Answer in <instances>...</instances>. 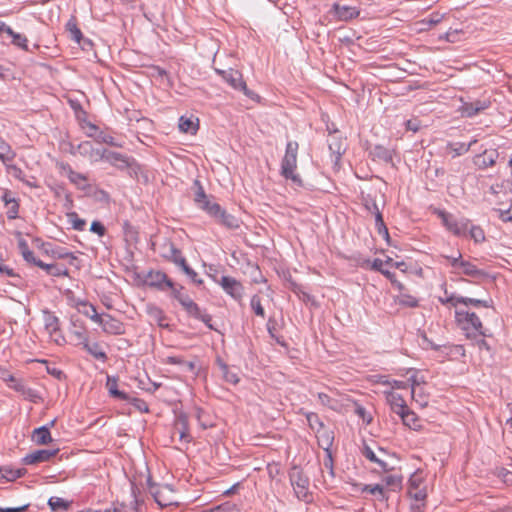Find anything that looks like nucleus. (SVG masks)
<instances>
[{"label":"nucleus","instance_id":"36","mask_svg":"<svg viewBox=\"0 0 512 512\" xmlns=\"http://www.w3.org/2000/svg\"><path fill=\"white\" fill-rule=\"evenodd\" d=\"M375 209H376V228H377V231L380 235H382L384 237V239L387 241L388 244H390V236H389V232H388V229L384 223V220H383V217H382V214L380 212V210L378 209V207H376L374 205Z\"/></svg>","mask_w":512,"mask_h":512},{"label":"nucleus","instance_id":"27","mask_svg":"<svg viewBox=\"0 0 512 512\" xmlns=\"http://www.w3.org/2000/svg\"><path fill=\"white\" fill-rule=\"evenodd\" d=\"M148 279L151 285L159 286L161 288H173V282L163 272H150L148 274Z\"/></svg>","mask_w":512,"mask_h":512},{"label":"nucleus","instance_id":"42","mask_svg":"<svg viewBox=\"0 0 512 512\" xmlns=\"http://www.w3.org/2000/svg\"><path fill=\"white\" fill-rule=\"evenodd\" d=\"M204 211H206L211 217H213L215 220L218 219L220 214L224 209L221 208V206L218 203L209 201L206 203V205L202 208Z\"/></svg>","mask_w":512,"mask_h":512},{"label":"nucleus","instance_id":"57","mask_svg":"<svg viewBox=\"0 0 512 512\" xmlns=\"http://www.w3.org/2000/svg\"><path fill=\"white\" fill-rule=\"evenodd\" d=\"M90 230L92 232L98 234L99 236H104V234L106 232L105 227L99 221H93L91 224Z\"/></svg>","mask_w":512,"mask_h":512},{"label":"nucleus","instance_id":"28","mask_svg":"<svg viewBox=\"0 0 512 512\" xmlns=\"http://www.w3.org/2000/svg\"><path fill=\"white\" fill-rule=\"evenodd\" d=\"M394 300L400 306L407 308H416L419 306L417 297L409 294L405 288L403 291H399V294L395 297Z\"/></svg>","mask_w":512,"mask_h":512},{"label":"nucleus","instance_id":"4","mask_svg":"<svg viewBox=\"0 0 512 512\" xmlns=\"http://www.w3.org/2000/svg\"><path fill=\"white\" fill-rule=\"evenodd\" d=\"M428 474L421 469L416 470L408 482V494L415 501L423 506L428 495L429 485L427 482Z\"/></svg>","mask_w":512,"mask_h":512},{"label":"nucleus","instance_id":"13","mask_svg":"<svg viewBox=\"0 0 512 512\" xmlns=\"http://www.w3.org/2000/svg\"><path fill=\"white\" fill-rule=\"evenodd\" d=\"M219 284L232 298L235 300H241L244 293V287L238 280L230 276H223L220 279Z\"/></svg>","mask_w":512,"mask_h":512},{"label":"nucleus","instance_id":"1","mask_svg":"<svg viewBox=\"0 0 512 512\" xmlns=\"http://www.w3.org/2000/svg\"><path fill=\"white\" fill-rule=\"evenodd\" d=\"M441 302L443 304H449L455 309L457 326L463 331L467 338L477 339L486 336L480 318L474 312L469 311V306L488 308L491 306V300L450 296L441 298Z\"/></svg>","mask_w":512,"mask_h":512},{"label":"nucleus","instance_id":"15","mask_svg":"<svg viewBox=\"0 0 512 512\" xmlns=\"http://www.w3.org/2000/svg\"><path fill=\"white\" fill-rule=\"evenodd\" d=\"M42 249L43 253L48 257L52 259H68L71 265H73L74 261L77 260V257L72 252H69L66 249L59 246L43 244Z\"/></svg>","mask_w":512,"mask_h":512},{"label":"nucleus","instance_id":"14","mask_svg":"<svg viewBox=\"0 0 512 512\" xmlns=\"http://www.w3.org/2000/svg\"><path fill=\"white\" fill-rule=\"evenodd\" d=\"M331 12L339 21H349L358 17L360 14V10L357 7L340 3H335L332 6Z\"/></svg>","mask_w":512,"mask_h":512},{"label":"nucleus","instance_id":"59","mask_svg":"<svg viewBox=\"0 0 512 512\" xmlns=\"http://www.w3.org/2000/svg\"><path fill=\"white\" fill-rule=\"evenodd\" d=\"M0 274L5 275L7 277L16 276L13 268H11L3 263V258L0 259Z\"/></svg>","mask_w":512,"mask_h":512},{"label":"nucleus","instance_id":"25","mask_svg":"<svg viewBox=\"0 0 512 512\" xmlns=\"http://www.w3.org/2000/svg\"><path fill=\"white\" fill-rule=\"evenodd\" d=\"M455 273L467 275L475 279H481L486 276L484 271L478 269L474 264L464 260L461 261Z\"/></svg>","mask_w":512,"mask_h":512},{"label":"nucleus","instance_id":"19","mask_svg":"<svg viewBox=\"0 0 512 512\" xmlns=\"http://www.w3.org/2000/svg\"><path fill=\"white\" fill-rule=\"evenodd\" d=\"M181 305L190 316L206 323L211 320V317L206 313H202L199 306L189 296L181 299Z\"/></svg>","mask_w":512,"mask_h":512},{"label":"nucleus","instance_id":"60","mask_svg":"<svg viewBox=\"0 0 512 512\" xmlns=\"http://www.w3.org/2000/svg\"><path fill=\"white\" fill-rule=\"evenodd\" d=\"M497 212H498V216L499 218L504 221V222H508V221H512V207H510L509 209L507 210H503V209H497Z\"/></svg>","mask_w":512,"mask_h":512},{"label":"nucleus","instance_id":"52","mask_svg":"<svg viewBox=\"0 0 512 512\" xmlns=\"http://www.w3.org/2000/svg\"><path fill=\"white\" fill-rule=\"evenodd\" d=\"M445 18V14L434 12L430 14L426 19L423 20V23H427L430 26H434L439 24Z\"/></svg>","mask_w":512,"mask_h":512},{"label":"nucleus","instance_id":"51","mask_svg":"<svg viewBox=\"0 0 512 512\" xmlns=\"http://www.w3.org/2000/svg\"><path fill=\"white\" fill-rule=\"evenodd\" d=\"M382 274L391 282V284L398 290L403 291L404 285L400 281L396 279V276L394 273L390 272L389 270H384Z\"/></svg>","mask_w":512,"mask_h":512},{"label":"nucleus","instance_id":"31","mask_svg":"<svg viewBox=\"0 0 512 512\" xmlns=\"http://www.w3.org/2000/svg\"><path fill=\"white\" fill-rule=\"evenodd\" d=\"M362 454L370 462L377 464L381 470H388V463L379 454L374 452L370 447L365 446L362 450Z\"/></svg>","mask_w":512,"mask_h":512},{"label":"nucleus","instance_id":"45","mask_svg":"<svg viewBox=\"0 0 512 512\" xmlns=\"http://www.w3.org/2000/svg\"><path fill=\"white\" fill-rule=\"evenodd\" d=\"M251 308L257 316L261 318L265 317V311L261 304L260 297L258 295H254L251 298Z\"/></svg>","mask_w":512,"mask_h":512},{"label":"nucleus","instance_id":"54","mask_svg":"<svg viewBox=\"0 0 512 512\" xmlns=\"http://www.w3.org/2000/svg\"><path fill=\"white\" fill-rule=\"evenodd\" d=\"M355 413L363 420L364 423H371L372 417L363 406L357 405L355 408Z\"/></svg>","mask_w":512,"mask_h":512},{"label":"nucleus","instance_id":"56","mask_svg":"<svg viewBox=\"0 0 512 512\" xmlns=\"http://www.w3.org/2000/svg\"><path fill=\"white\" fill-rule=\"evenodd\" d=\"M96 140L100 143H105L112 146H117V144L114 141V138L110 135H107L103 132H100L96 138Z\"/></svg>","mask_w":512,"mask_h":512},{"label":"nucleus","instance_id":"16","mask_svg":"<svg viewBox=\"0 0 512 512\" xmlns=\"http://www.w3.org/2000/svg\"><path fill=\"white\" fill-rule=\"evenodd\" d=\"M58 449L55 450H37L32 453L27 454L23 458V463L25 465H34L42 462L49 461L52 457H54L58 453Z\"/></svg>","mask_w":512,"mask_h":512},{"label":"nucleus","instance_id":"33","mask_svg":"<svg viewBox=\"0 0 512 512\" xmlns=\"http://www.w3.org/2000/svg\"><path fill=\"white\" fill-rule=\"evenodd\" d=\"M106 387L112 397H115V398H118L121 400L129 399V396L126 393L118 390V382L115 377L107 376Z\"/></svg>","mask_w":512,"mask_h":512},{"label":"nucleus","instance_id":"5","mask_svg":"<svg viewBox=\"0 0 512 512\" xmlns=\"http://www.w3.org/2000/svg\"><path fill=\"white\" fill-rule=\"evenodd\" d=\"M290 480L297 498L309 502L312 496L308 478L300 470L294 469L290 474Z\"/></svg>","mask_w":512,"mask_h":512},{"label":"nucleus","instance_id":"46","mask_svg":"<svg viewBox=\"0 0 512 512\" xmlns=\"http://www.w3.org/2000/svg\"><path fill=\"white\" fill-rule=\"evenodd\" d=\"M149 313L151 316L154 317V319L157 321L158 325L161 326V327H167L168 324L165 323V320H166V317L164 315V313L156 308V307H150L149 308Z\"/></svg>","mask_w":512,"mask_h":512},{"label":"nucleus","instance_id":"22","mask_svg":"<svg viewBox=\"0 0 512 512\" xmlns=\"http://www.w3.org/2000/svg\"><path fill=\"white\" fill-rule=\"evenodd\" d=\"M35 266L45 270L47 274L54 276V277H68L69 276L68 269L59 264H55V263L47 264L41 260H38V262H35Z\"/></svg>","mask_w":512,"mask_h":512},{"label":"nucleus","instance_id":"49","mask_svg":"<svg viewBox=\"0 0 512 512\" xmlns=\"http://www.w3.org/2000/svg\"><path fill=\"white\" fill-rule=\"evenodd\" d=\"M7 208V217L9 219H16L19 213V201L15 200L9 204H5Z\"/></svg>","mask_w":512,"mask_h":512},{"label":"nucleus","instance_id":"21","mask_svg":"<svg viewBox=\"0 0 512 512\" xmlns=\"http://www.w3.org/2000/svg\"><path fill=\"white\" fill-rule=\"evenodd\" d=\"M174 432L179 435V440L182 443H189L191 441V435L189 433V426L187 417L181 415L177 418L174 426Z\"/></svg>","mask_w":512,"mask_h":512},{"label":"nucleus","instance_id":"26","mask_svg":"<svg viewBox=\"0 0 512 512\" xmlns=\"http://www.w3.org/2000/svg\"><path fill=\"white\" fill-rule=\"evenodd\" d=\"M315 432L319 446L324 450L329 451L334 439L332 431L323 426V428H319Z\"/></svg>","mask_w":512,"mask_h":512},{"label":"nucleus","instance_id":"3","mask_svg":"<svg viewBox=\"0 0 512 512\" xmlns=\"http://www.w3.org/2000/svg\"><path fill=\"white\" fill-rule=\"evenodd\" d=\"M298 149L299 144L296 141H289L287 143L285 155L281 162V174L286 179H290L294 183L300 184L301 178L296 173Z\"/></svg>","mask_w":512,"mask_h":512},{"label":"nucleus","instance_id":"6","mask_svg":"<svg viewBox=\"0 0 512 512\" xmlns=\"http://www.w3.org/2000/svg\"><path fill=\"white\" fill-rule=\"evenodd\" d=\"M149 491L160 507L177 504L173 489L168 485L149 484Z\"/></svg>","mask_w":512,"mask_h":512},{"label":"nucleus","instance_id":"20","mask_svg":"<svg viewBox=\"0 0 512 512\" xmlns=\"http://www.w3.org/2000/svg\"><path fill=\"white\" fill-rule=\"evenodd\" d=\"M349 484L353 487L354 491L368 492L370 494L377 495L378 499L381 501L388 499L384 486L381 484L361 485L354 482H349Z\"/></svg>","mask_w":512,"mask_h":512},{"label":"nucleus","instance_id":"63","mask_svg":"<svg viewBox=\"0 0 512 512\" xmlns=\"http://www.w3.org/2000/svg\"><path fill=\"white\" fill-rule=\"evenodd\" d=\"M405 125L406 129L412 132H417L420 129V121L417 119H410Z\"/></svg>","mask_w":512,"mask_h":512},{"label":"nucleus","instance_id":"47","mask_svg":"<svg viewBox=\"0 0 512 512\" xmlns=\"http://www.w3.org/2000/svg\"><path fill=\"white\" fill-rule=\"evenodd\" d=\"M306 418L311 429L317 431V429L323 428V423L316 413H307Z\"/></svg>","mask_w":512,"mask_h":512},{"label":"nucleus","instance_id":"58","mask_svg":"<svg viewBox=\"0 0 512 512\" xmlns=\"http://www.w3.org/2000/svg\"><path fill=\"white\" fill-rule=\"evenodd\" d=\"M460 34H463V31L462 30H458V29H449L447 32H446V39L450 42H455L457 40H459V35Z\"/></svg>","mask_w":512,"mask_h":512},{"label":"nucleus","instance_id":"53","mask_svg":"<svg viewBox=\"0 0 512 512\" xmlns=\"http://www.w3.org/2000/svg\"><path fill=\"white\" fill-rule=\"evenodd\" d=\"M443 258L453 268V273H455L457 271V269L462 261L461 253H458L457 256H443Z\"/></svg>","mask_w":512,"mask_h":512},{"label":"nucleus","instance_id":"8","mask_svg":"<svg viewBox=\"0 0 512 512\" xmlns=\"http://www.w3.org/2000/svg\"><path fill=\"white\" fill-rule=\"evenodd\" d=\"M2 379L9 388L20 393L25 399H28L32 402H37L39 399L38 394L33 389L27 387L22 380L17 379L12 374L5 373Z\"/></svg>","mask_w":512,"mask_h":512},{"label":"nucleus","instance_id":"62","mask_svg":"<svg viewBox=\"0 0 512 512\" xmlns=\"http://www.w3.org/2000/svg\"><path fill=\"white\" fill-rule=\"evenodd\" d=\"M57 168L59 169L60 173H64L67 177L70 176V173L75 172L68 163L64 162L57 163Z\"/></svg>","mask_w":512,"mask_h":512},{"label":"nucleus","instance_id":"61","mask_svg":"<svg viewBox=\"0 0 512 512\" xmlns=\"http://www.w3.org/2000/svg\"><path fill=\"white\" fill-rule=\"evenodd\" d=\"M162 362L171 365H182L185 363L184 359L178 356H168L165 359H163Z\"/></svg>","mask_w":512,"mask_h":512},{"label":"nucleus","instance_id":"7","mask_svg":"<svg viewBox=\"0 0 512 512\" xmlns=\"http://www.w3.org/2000/svg\"><path fill=\"white\" fill-rule=\"evenodd\" d=\"M438 215L448 231L456 236H463L466 234L469 228V221L467 219L458 220L451 214H448L444 211H440Z\"/></svg>","mask_w":512,"mask_h":512},{"label":"nucleus","instance_id":"39","mask_svg":"<svg viewBox=\"0 0 512 512\" xmlns=\"http://www.w3.org/2000/svg\"><path fill=\"white\" fill-rule=\"evenodd\" d=\"M495 151H485L482 155L477 157V164L481 167L492 166L495 162Z\"/></svg>","mask_w":512,"mask_h":512},{"label":"nucleus","instance_id":"29","mask_svg":"<svg viewBox=\"0 0 512 512\" xmlns=\"http://www.w3.org/2000/svg\"><path fill=\"white\" fill-rule=\"evenodd\" d=\"M411 397L422 408L428 405L429 394L426 392L424 385H414L411 390Z\"/></svg>","mask_w":512,"mask_h":512},{"label":"nucleus","instance_id":"50","mask_svg":"<svg viewBox=\"0 0 512 512\" xmlns=\"http://www.w3.org/2000/svg\"><path fill=\"white\" fill-rule=\"evenodd\" d=\"M195 202L198 204V206L202 209L206 203H208L210 200L208 199L207 195L205 194L202 186L199 185L198 190L195 194L194 198Z\"/></svg>","mask_w":512,"mask_h":512},{"label":"nucleus","instance_id":"30","mask_svg":"<svg viewBox=\"0 0 512 512\" xmlns=\"http://www.w3.org/2000/svg\"><path fill=\"white\" fill-rule=\"evenodd\" d=\"M32 440L37 445H46L52 442V436L46 426L36 428L32 433Z\"/></svg>","mask_w":512,"mask_h":512},{"label":"nucleus","instance_id":"44","mask_svg":"<svg viewBox=\"0 0 512 512\" xmlns=\"http://www.w3.org/2000/svg\"><path fill=\"white\" fill-rule=\"evenodd\" d=\"M69 222L72 227L77 231H82L85 229L86 221L84 219L79 218L78 214L75 212L68 214Z\"/></svg>","mask_w":512,"mask_h":512},{"label":"nucleus","instance_id":"55","mask_svg":"<svg viewBox=\"0 0 512 512\" xmlns=\"http://www.w3.org/2000/svg\"><path fill=\"white\" fill-rule=\"evenodd\" d=\"M15 154L10 149V147H5L3 151L0 152V160L6 164L14 160Z\"/></svg>","mask_w":512,"mask_h":512},{"label":"nucleus","instance_id":"9","mask_svg":"<svg viewBox=\"0 0 512 512\" xmlns=\"http://www.w3.org/2000/svg\"><path fill=\"white\" fill-rule=\"evenodd\" d=\"M45 329L48 332L50 339L57 345H64L66 340L60 329V321L58 317L51 313L45 315Z\"/></svg>","mask_w":512,"mask_h":512},{"label":"nucleus","instance_id":"64","mask_svg":"<svg viewBox=\"0 0 512 512\" xmlns=\"http://www.w3.org/2000/svg\"><path fill=\"white\" fill-rule=\"evenodd\" d=\"M28 507H29V504L19 506V507H7V508L0 507V512H24L28 509Z\"/></svg>","mask_w":512,"mask_h":512},{"label":"nucleus","instance_id":"41","mask_svg":"<svg viewBox=\"0 0 512 512\" xmlns=\"http://www.w3.org/2000/svg\"><path fill=\"white\" fill-rule=\"evenodd\" d=\"M12 38V44L15 46L27 50L28 49V39L25 35L16 33L12 30V34H8Z\"/></svg>","mask_w":512,"mask_h":512},{"label":"nucleus","instance_id":"43","mask_svg":"<svg viewBox=\"0 0 512 512\" xmlns=\"http://www.w3.org/2000/svg\"><path fill=\"white\" fill-rule=\"evenodd\" d=\"M48 504L53 511L67 510L69 507V503L60 497H51Z\"/></svg>","mask_w":512,"mask_h":512},{"label":"nucleus","instance_id":"23","mask_svg":"<svg viewBox=\"0 0 512 512\" xmlns=\"http://www.w3.org/2000/svg\"><path fill=\"white\" fill-rule=\"evenodd\" d=\"M403 422V424L410 429L420 430L422 428V423L420 418L416 415L415 412L408 409V407L398 414Z\"/></svg>","mask_w":512,"mask_h":512},{"label":"nucleus","instance_id":"38","mask_svg":"<svg viewBox=\"0 0 512 512\" xmlns=\"http://www.w3.org/2000/svg\"><path fill=\"white\" fill-rule=\"evenodd\" d=\"M66 29L70 33L71 38L73 40H75L77 43H80V41L82 39V33H81V30L78 28L77 22L74 18L70 19L66 23Z\"/></svg>","mask_w":512,"mask_h":512},{"label":"nucleus","instance_id":"17","mask_svg":"<svg viewBox=\"0 0 512 512\" xmlns=\"http://www.w3.org/2000/svg\"><path fill=\"white\" fill-rule=\"evenodd\" d=\"M385 475L382 477V482L384 483V488H387L390 491H397L402 487L403 477L400 471L390 469L388 467L387 471H384Z\"/></svg>","mask_w":512,"mask_h":512},{"label":"nucleus","instance_id":"2","mask_svg":"<svg viewBox=\"0 0 512 512\" xmlns=\"http://www.w3.org/2000/svg\"><path fill=\"white\" fill-rule=\"evenodd\" d=\"M380 383L386 387L383 393L391 410L396 414L405 410L407 408L406 401L399 390H407V383L397 380L389 381L386 379L381 380Z\"/></svg>","mask_w":512,"mask_h":512},{"label":"nucleus","instance_id":"34","mask_svg":"<svg viewBox=\"0 0 512 512\" xmlns=\"http://www.w3.org/2000/svg\"><path fill=\"white\" fill-rule=\"evenodd\" d=\"M216 221L229 229L239 228L238 219L235 216L228 214L225 210L222 211V213L220 214Z\"/></svg>","mask_w":512,"mask_h":512},{"label":"nucleus","instance_id":"40","mask_svg":"<svg viewBox=\"0 0 512 512\" xmlns=\"http://www.w3.org/2000/svg\"><path fill=\"white\" fill-rule=\"evenodd\" d=\"M4 471L2 474V479L6 481H14L18 478H21L24 475V470L22 469H11L9 467H3Z\"/></svg>","mask_w":512,"mask_h":512},{"label":"nucleus","instance_id":"11","mask_svg":"<svg viewBox=\"0 0 512 512\" xmlns=\"http://www.w3.org/2000/svg\"><path fill=\"white\" fill-rule=\"evenodd\" d=\"M97 324L102 326L105 333L111 335H121L125 330L123 323L109 314H101Z\"/></svg>","mask_w":512,"mask_h":512},{"label":"nucleus","instance_id":"37","mask_svg":"<svg viewBox=\"0 0 512 512\" xmlns=\"http://www.w3.org/2000/svg\"><path fill=\"white\" fill-rule=\"evenodd\" d=\"M84 348L92 355L94 356L96 359H100V360H105L106 359V354L105 352L101 349V346L94 342V343H89L86 339H84Z\"/></svg>","mask_w":512,"mask_h":512},{"label":"nucleus","instance_id":"48","mask_svg":"<svg viewBox=\"0 0 512 512\" xmlns=\"http://www.w3.org/2000/svg\"><path fill=\"white\" fill-rule=\"evenodd\" d=\"M470 236L476 243H480L485 240V233L479 226H472L470 228Z\"/></svg>","mask_w":512,"mask_h":512},{"label":"nucleus","instance_id":"35","mask_svg":"<svg viewBox=\"0 0 512 512\" xmlns=\"http://www.w3.org/2000/svg\"><path fill=\"white\" fill-rule=\"evenodd\" d=\"M68 179L78 189L86 190L90 187L87 176L82 173L76 171L74 173H70Z\"/></svg>","mask_w":512,"mask_h":512},{"label":"nucleus","instance_id":"18","mask_svg":"<svg viewBox=\"0 0 512 512\" xmlns=\"http://www.w3.org/2000/svg\"><path fill=\"white\" fill-rule=\"evenodd\" d=\"M178 128L182 133L195 135L199 130V118L194 115H183L179 118Z\"/></svg>","mask_w":512,"mask_h":512},{"label":"nucleus","instance_id":"24","mask_svg":"<svg viewBox=\"0 0 512 512\" xmlns=\"http://www.w3.org/2000/svg\"><path fill=\"white\" fill-rule=\"evenodd\" d=\"M17 238L18 249L24 258V260L30 264L35 265V262H38V259L35 257L34 253L29 249L27 241L23 238L21 232L15 233Z\"/></svg>","mask_w":512,"mask_h":512},{"label":"nucleus","instance_id":"32","mask_svg":"<svg viewBox=\"0 0 512 512\" xmlns=\"http://www.w3.org/2000/svg\"><path fill=\"white\" fill-rule=\"evenodd\" d=\"M77 309L79 312L89 317L93 322L97 323L101 314H98L94 305L89 304L86 301H80L77 303Z\"/></svg>","mask_w":512,"mask_h":512},{"label":"nucleus","instance_id":"10","mask_svg":"<svg viewBox=\"0 0 512 512\" xmlns=\"http://www.w3.org/2000/svg\"><path fill=\"white\" fill-rule=\"evenodd\" d=\"M217 73L234 89L241 90L245 95L251 96L250 91L247 89L246 83L243 80L242 74L234 69L217 70Z\"/></svg>","mask_w":512,"mask_h":512},{"label":"nucleus","instance_id":"12","mask_svg":"<svg viewBox=\"0 0 512 512\" xmlns=\"http://www.w3.org/2000/svg\"><path fill=\"white\" fill-rule=\"evenodd\" d=\"M95 155L98 156L99 159L105 160L117 168L124 169L132 165V161L128 157L117 152L103 150L102 152L97 151Z\"/></svg>","mask_w":512,"mask_h":512}]
</instances>
